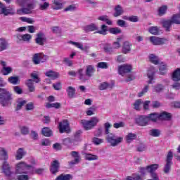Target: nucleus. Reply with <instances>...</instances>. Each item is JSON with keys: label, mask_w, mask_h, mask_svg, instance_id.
<instances>
[{"label": "nucleus", "mask_w": 180, "mask_h": 180, "mask_svg": "<svg viewBox=\"0 0 180 180\" xmlns=\"http://www.w3.org/2000/svg\"><path fill=\"white\" fill-rule=\"evenodd\" d=\"M80 123L84 130H92V128L99 123V118L98 117H93L90 120H82Z\"/></svg>", "instance_id": "39448f33"}, {"label": "nucleus", "mask_w": 180, "mask_h": 180, "mask_svg": "<svg viewBox=\"0 0 180 180\" xmlns=\"http://www.w3.org/2000/svg\"><path fill=\"white\" fill-rule=\"evenodd\" d=\"M133 70L131 65L124 64L118 67L119 75L122 77Z\"/></svg>", "instance_id": "dca6fc26"}, {"label": "nucleus", "mask_w": 180, "mask_h": 180, "mask_svg": "<svg viewBox=\"0 0 180 180\" xmlns=\"http://www.w3.org/2000/svg\"><path fill=\"white\" fill-rule=\"evenodd\" d=\"M51 8L55 11H59L64 8L63 0H53L52 1Z\"/></svg>", "instance_id": "aec40b11"}, {"label": "nucleus", "mask_w": 180, "mask_h": 180, "mask_svg": "<svg viewBox=\"0 0 180 180\" xmlns=\"http://www.w3.org/2000/svg\"><path fill=\"white\" fill-rule=\"evenodd\" d=\"M108 32L111 33V34H120V33H122V30L119 27H112L110 28Z\"/></svg>", "instance_id": "8fccbe9b"}, {"label": "nucleus", "mask_w": 180, "mask_h": 180, "mask_svg": "<svg viewBox=\"0 0 180 180\" xmlns=\"http://www.w3.org/2000/svg\"><path fill=\"white\" fill-rule=\"evenodd\" d=\"M123 8L120 5H117L115 8V13H114V16L115 18H117V16H120L123 13Z\"/></svg>", "instance_id": "e433bc0d"}, {"label": "nucleus", "mask_w": 180, "mask_h": 180, "mask_svg": "<svg viewBox=\"0 0 180 180\" xmlns=\"http://www.w3.org/2000/svg\"><path fill=\"white\" fill-rule=\"evenodd\" d=\"M55 180H71L70 174H60Z\"/></svg>", "instance_id": "3c124183"}, {"label": "nucleus", "mask_w": 180, "mask_h": 180, "mask_svg": "<svg viewBox=\"0 0 180 180\" xmlns=\"http://www.w3.org/2000/svg\"><path fill=\"white\" fill-rule=\"evenodd\" d=\"M81 139H79V136H75V139H72L70 138H66L63 140V144L65 146H71L72 144H76V141H80Z\"/></svg>", "instance_id": "5701e85b"}, {"label": "nucleus", "mask_w": 180, "mask_h": 180, "mask_svg": "<svg viewBox=\"0 0 180 180\" xmlns=\"http://www.w3.org/2000/svg\"><path fill=\"white\" fill-rule=\"evenodd\" d=\"M95 72V69L92 65H88L86 69V74L84 75V70L80 69L78 71L79 79L82 81H86L88 78H91V76Z\"/></svg>", "instance_id": "6e6552de"}, {"label": "nucleus", "mask_w": 180, "mask_h": 180, "mask_svg": "<svg viewBox=\"0 0 180 180\" xmlns=\"http://www.w3.org/2000/svg\"><path fill=\"white\" fill-rule=\"evenodd\" d=\"M18 180H29V176L27 174H21L18 176Z\"/></svg>", "instance_id": "774afa93"}, {"label": "nucleus", "mask_w": 180, "mask_h": 180, "mask_svg": "<svg viewBox=\"0 0 180 180\" xmlns=\"http://www.w3.org/2000/svg\"><path fill=\"white\" fill-rule=\"evenodd\" d=\"M110 86V84H109V83L103 82L99 85L98 89H100V91H105V89H108V88H109Z\"/></svg>", "instance_id": "5fc2aeb1"}, {"label": "nucleus", "mask_w": 180, "mask_h": 180, "mask_svg": "<svg viewBox=\"0 0 180 180\" xmlns=\"http://www.w3.org/2000/svg\"><path fill=\"white\" fill-rule=\"evenodd\" d=\"M150 122V118L148 116H141L136 118V123L139 126H147Z\"/></svg>", "instance_id": "6ab92c4d"}, {"label": "nucleus", "mask_w": 180, "mask_h": 180, "mask_svg": "<svg viewBox=\"0 0 180 180\" xmlns=\"http://www.w3.org/2000/svg\"><path fill=\"white\" fill-rule=\"evenodd\" d=\"M45 75L46 77H49L51 79H56L58 78V77H60V74L58 72H54L52 70H49V71L46 72L45 73Z\"/></svg>", "instance_id": "2f4dec72"}, {"label": "nucleus", "mask_w": 180, "mask_h": 180, "mask_svg": "<svg viewBox=\"0 0 180 180\" xmlns=\"http://www.w3.org/2000/svg\"><path fill=\"white\" fill-rule=\"evenodd\" d=\"M30 92H34L35 87H34V81L33 79H28L25 82Z\"/></svg>", "instance_id": "473e14b6"}, {"label": "nucleus", "mask_w": 180, "mask_h": 180, "mask_svg": "<svg viewBox=\"0 0 180 180\" xmlns=\"http://www.w3.org/2000/svg\"><path fill=\"white\" fill-rule=\"evenodd\" d=\"M59 167H60V163H58V161L54 160L53 162H52L51 165V172L52 174H57Z\"/></svg>", "instance_id": "c85d7f7f"}, {"label": "nucleus", "mask_w": 180, "mask_h": 180, "mask_svg": "<svg viewBox=\"0 0 180 180\" xmlns=\"http://www.w3.org/2000/svg\"><path fill=\"white\" fill-rule=\"evenodd\" d=\"M35 41L37 44H39V46H43L46 41V35H44L43 32L37 33Z\"/></svg>", "instance_id": "4be33fe9"}, {"label": "nucleus", "mask_w": 180, "mask_h": 180, "mask_svg": "<svg viewBox=\"0 0 180 180\" xmlns=\"http://www.w3.org/2000/svg\"><path fill=\"white\" fill-rule=\"evenodd\" d=\"M137 139V135L136 134L133 133H129L126 136H125V140L127 143H131L133 140H136Z\"/></svg>", "instance_id": "f704fd0d"}, {"label": "nucleus", "mask_w": 180, "mask_h": 180, "mask_svg": "<svg viewBox=\"0 0 180 180\" xmlns=\"http://www.w3.org/2000/svg\"><path fill=\"white\" fill-rule=\"evenodd\" d=\"M131 44L129 41H124L122 45V53L124 54H129L131 51Z\"/></svg>", "instance_id": "a878e982"}, {"label": "nucleus", "mask_w": 180, "mask_h": 180, "mask_svg": "<svg viewBox=\"0 0 180 180\" xmlns=\"http://www.w3.org/2000/svg\"><path fill=\"white\" fill-rule=\"evenodd\" d=\"M12 101V95L6 89L0 88V105L8 106Z\"/></svg>", "instance_id": "20e7f679"}, {"label": "nucleus", "mask_w": 180, "mask_h": 180, "mask_svg": "<svg viewBox=\"0 0 180 180\" xmlns=\"http://www.w3.org/2000/svg\"><path fill=\"white\" fill-rule=\"evenodd\" d=\"M41 133L45 136V137H50V136L53 134V131H51L49 127H44L42 129Z\"/></svg>", "instance_id": "79ce46f5"}, {"label": "nucleus", "mask_w": 180, "mask_h": 180, "mask_svg": "<svg viewBox=\"0 0 180 180\" xmlns=\"http://www.w3.org/2000/svg\"><path fill=\"white\" fill-rule=\"evenodd\" d=\"M30 77L32 79H34V82H36V84H39L40 82V78H39V72H33L30 74Z\"/></svg>", "instance_id": "c03bdc74"}, {"label": "nucleus", "mask_w": 180, "mask_h": 180, "mask_svg": "<svg viewBox=\"0 0 180 180\" xmlns=\"http://www.w3.org/2000/svg\"><path fill=\"white\" fill-rule=\"evenodd\" d=\"M106 140L108 143H110L112 147H116V146L120 144V143L123 142V136H117L116 137L115 134H110L108 135Z\"/></svg>", "instance_id": "1a4fd4ad"}, {"label": "nucleus", "mask_w": 180, "mask_h": 180, "mask_svg": "<svg viewBox=\"0 0 180 180\" xmlns=\"http://www.w3.org/2000/svg\"><path fill=\"white\" fill-rule=\"evenodd\" d=\"M97 67L98 68L106 70L107 68H109V65L106 62H100L97 64Z\"/></svg>", "instance_id": "6e6d98bb"}, {"label": "nucleus", "mask_w": 180, "mask_h": 180, "mask_svg": "<svg viewBox=\"0 0 180 180\" xmlns=\"http://www.w3.org/2000/svg\"><path fill=\"white\" fill-rule=\"evenodd\" d=\"M9 47V43L5 38H0V52L5 50H8Z\"/></svg>", "instance_id": "393cba45"}, {"label": "nucleus", "mask_w": 180, "mask_h": 180, "mask_svg": "<svg viewBox=\"0 0 180 180\" xmlns=\"http://www.w3.org/2000/svg\"><path fill=\"white\" fill-rule=\"evenodd\" d=\"M154 74H155V68L154 67L149 68L147 73L149 79L148 84H154Z\"/></svg>", "instance_id": "412c9836"}, {"label": "nucleus", "mask_w": 180, "mask_h": 180, "mask_svg": "<svg viewBox=\"0 0 180 180\" xmlns=\"http://www.w3.org/2000/svg\"><path fill=\"white\" fill-rule=\"evenodd\" d=\"M66 91L69 98H74L75 96V89L74 87L68 86Z\"/></svg>", "instance_id": "a19ab883"}, {"label": "nucleus", "mask_w": 180, "mask_h": 180, "mask_svg": "<svg viewBox=\"0 0 180 180\" xmlns=\"http://www.w3.org/2000/svg\"><path fill=\"white\" fill-rule=\"evenodd\" d=\"M159 71L162 75L167 72V65L164 62H159Z\"/></svg>", "instance_id": "4c0bfd02"}, {"label": "nucleus", "mask_w": 180, "mask_h": 180, "mask_svg": "<svg viewBox=\"0 0 180 180\" xmlns=\"http://www.w3.org/2000/svg\"><path fill=\"white\" fill-rule=\"evenodd\" d=\"M0 64L2 67L1 72L3 75H9V74L13 71L11 67L6 65V62L5 60H1Z\"/></svg>", "instance_id": "f3484780"}, {"label": "nucleus", "mask_w": 180, "mask_h": 180, "mask_svg": "<svg viewBox=\"0 0 180 180\" xmlns=\"http://www.w3.org/2000/svg\"><path fill=\"white\" fill-rule=\"evenodd\" d=\"M58 128L59 129L60 133H68L70 131V123L68 120H63L59 122Z\"/></svg>", "instance_id": "2eb2a0df"}, {"label": "nucleus", "mask_w": 180, "mask_h": 180, "mask_svg": "<svg viewBox=\"0 0 180 180\" xmlns=\"http://www.w3.org/2000/svg\"><path fill=\"white\" fill-rule=\"evenodd\" d=\"M148 117L149 119V122H157L158 119H160L158 113H152L149 115H148Z\"/></svg>", "instance_id": "a18cd8bd"}, {"label": "nucleus", "mask_w": 180, "mask_h": 180, "mask_svg": "<svg viewBox=\"0 0 180 180\" xmlns=\"http://www.w3.org/2000/svg\"><path fill=\"white\" fill-rule=\"evenodd\" d=\"M30 172H33V166L25 162L20 161L15 165V174H30Z\"/></svg>", "instance_id": "f03ea898"}, {"label": "nucleus", "mask_w": 180, "mask_h": 180, "mask_svg": "<svg viewBox=\"0 0 180 180\" xmlns=\"http://www.w3.org/2000/svg\"><path fill=\"white\" fill-rule=\"evenodd\" d=\"M8 81L10 84H13V85H17V84H19V77H8Z\"/></svg>", "instance_id": "09e8293b"}, {"label": "nucleus", "mask_w": 180, "mask_h": 180, "mask_svg": "<svg viewBox=\"0 0 180 180\" xmlns=\"http://www.w3.org/2000/svg\"><path fill=\"white\" fill-rule=\"evenodd\" d=\"M17 4L22 7L17 10L18 15H27L32 13V10L34 9V4L27 3V0H17Z\"/></svg>", "instance_id": "f257e3e1"}, {"label": "nucleus", "mask_w": 180, "mask_h": 180, "mask_svg": "<svg viewBox=\"0 0 180 180\" xmlns=\"http://www.w3.org/2000/svg\"><path fill=\"white\" fill-rule=\"evenodd\" d=\"M72 157L75 158L74 160L71 161L69 162L70 165H74L75 164H78L81 160V156L79 155V153L77 151H72L71 153Z\"/></svg>", "instance_id": "b1692460"}, {"label": "nucleus", "mask_w": 180, "mask_h": 180, "mask_svg": "<svg viewBox=\"0 0 180 180\" xmlns=\"http://www.w3.org/2000/svg\"><path fill=\"white\" fill-rule=\"evenodd\" d=\"M20 20H21L22 22H25L26 23H30V24H33L34 23V20L31 18H27V17H20Z\"/></svg>", "instance_id": "864d4df0"}, {"label": "nucleus", "mask_w": 180, "mask_h": 180, "mask_svg": "<svg viewBox=\"0 0 180 180\" xmlns=\"http://www.w3.org/2000/svg\"><path fill=\"white\" fill-rule=\"evenodd\" d=\"M20 130L21 131V134H29V128L25 126L20 127Z\"/></svg>", "instance_id": "e2e57ef3"}, {"label": "nucleus", "mask_w": 180, "mask_h": 180, "mask_svg": "<svg viewBox=\"0 0 180 180\" xmlns=\"http://www.w3.org/2000/svg\"><path fill=\"white\" fill-rule=\"evenodd\" d=\"M172 79L175 82L180 81V68H177L173 72L172 75Z\"/></svg>", "instance_id": "7c9ffc66"}, {"label": "nucleus", "mask_w": 180, "mask_h": 180, "mask_svg": "<svg viewBox=\"0 0 180 180\" xmlns=\"http://www.w3.org/2000/svg\"><path fill=\"white\" fill-rule=\"evenodd\" d=\"M25 155H26V151H25L23 148H20L15 153V160L19 161L22 160Z\"/></svg>", "instance_id": "bb28decb"}, {"label": "nucleus", "mask_w": 180, "mask_h": 180, "mask_svg": "<svg viewBox=\"0 0 180 180\" xmlns=\"http://www.w3.org/2000/svg\"><path fill=\"white\" fill-rule=\"evenodd\" d=\"M0 158L4 160H8V158H9V156L8 155V152H6V150L4 148H0Z\"/></svg>", "instance_id": "58836bf2"}, {"label": "nucleus", "mask_w": 180, "mask_h": 180, "mask_svg": "<svg viewBox=\"0 0 180 180\" xmlns=\"http://www.w3.org/2000/svg\"><path fill=\"white\" fill-rule=\"evenodd\" d=\"M141 105V100L139 99L136 101L134 103V108L136 110H140V105Z\"/></svg>", "instance_id": "69168bd1"}, {"label": "nucleus", "mask_w": 180, "mask_h": 180, "mask_svg": "<svg viewBox=\"0 0 180 180\" xmlns=\"http://www.w3.org/2000/svg\"><path fill=\"white\" fill-rule=\"evenodd\" d=\"M69 43L70 44H72L73 46H75V47H77V49H79L82 51H88V50H89V46H84V45L81 43L75 42V41H70Z\"/></svg>", "instance_id": "cd10ccee"}, {"label": "nucleus", "mask_w": 180, "mask_h": 180, "mask_svg": "<svg viewBox=\"0 0 180 180\" xmlns=\"http://www.w3.org/2000/svg\"><path fill=\"white\" fill-rule=\"evenodd\" d=\"M149 40L154 46H162V44H167V41H168V39L165 38H160L155 36L150 37Z\"/></svg>", "instance_id": "4468645a"}, {"label": "nucleus", "mask_w": 180, "mask_h": 180, "mask_svg": "<svg viewBox=\"0 0 180 180\" xmlns=\"http://www.w3.org/2000/svg\"><path fill=\"white\" fill-rule=\"evenodd\" d=\"M172 158H174V153L170 150L167 155L166 164L165 165L163 169L165 174H169V171H171V165H172Z\"/></svg>", "instance_id": "9d476101"}, {"label": "nucleus", "mask_w": 180, "mask_h": 180, "mask_svg": "<svg viewBox=\"0 0 180 180\" xmlns=\"http://www.w3.org/2000/svg\"><path fill=\"white\" fill-rule=\"evenodd\" d=\"M85 159L88 161H94L98 160V157L96 155H92L91 153H86L85 154Z\"/></svg>", "instance_id": "37998d69"}, {"label": "nucleus", "mask_w": 180, "mask_h": 180, "mask_svg": "<svg viewBox=\"0 0 180 180\" xmlns=\"http://www.w3.org/2000/svg\"><path fill=\"white\" fill-rule=\"evenodd\" d=\"M60 106L61 105L58 103L46 104V108H55L56 109H60Z\"/></svg>", "instance_id": "13d9d810"}, {"label": "nucleus", "mask_w": 180, "mask_h": 180, "mask_svg": "<svg viewBox=\"0 0 180 180\" xmlns=\"http://www.w3.org/2000/svg\"><path fill=\"white\" fill-rule=\"evenodd\" d=\"M112 127V124L109 122H105L104 124V129H105V134H109V129Z\"/></svg>", "instance_id": "0e129e2a"}, {"label": "nucleus", "mask_w": 180, "mask_h": 180, "mask_svg": "<svg viewBox=\"0 0 180 180\" xmlns=\"http://www.w3.org/2000/svg\"><path fill=\"white\" fill-rule=\"evenodd\" d=\"M51 144V142L50 141V140L45 139H42L41 141V146H44L45 147H49V146H50Z\"/></svg>", "instance_id": "680f3d73"}, {"label": "nucleus", "mask_w": 180, "mask_h": 180, "mask_svg": "<svg viewBox=\"0 0 180 180\" xmlns=\"http://www.w3.org/2000/svg\"><path fill=\"white\" fill-rule=\"evenodd\" d=\"M33 172H30L31 175H33V174H41L43 172H44V169H36L34 167L32 166Z\"/></svg>", "instance_id": "4d7b16f0"}, {"label": "nucleus", "mask_w": 180, "mask_h": 180, "mask_svg": "<svg viewBox=\"0 0 180 180\" xmlns=\"http://www.w3.org/2000/svg\"><path fill=\"white\" fill-rule=\"evenodd\" d=\"M26 103H27L26 101L22 98H19L18 101L16 110H20V109H22V106H23L24 105H26Z\"/></svg>", "instance_id": "49530a36"}, {"label": "nucleus", "mask_w": 180, "mask_h": 180, "mask_svg": "<svg viewBox=\"0 0 180 180\" xmlns=\"http://www.w3.org/2000/svg\"><path fill=\"white\" fill-rule=\"evenodd\" d=\"M160 120H171V113L167 112H162L158 114Z\"/></svg>", "instance_id": "c756f323"}, {"label": "nucleus", "mask_w": 180, "mask_h": 180, "mask_svg": "<svg viewBox=\"0 0 180 180\" xmlns=\"http://www.w3.org/2000/svg\"><path fill=\"white\" fill-rule=\"evenodd\" d=\"M49 59V56L43 54L42 53H35L33 56L32 61L34 64H40L41 63H46Z\"/></svg>", "instance_id": "9b49d317"}, {"label": "nucleus", "mask_w": 180, "mask_h": 180, "mask_svg": "<svg viewBox=\"0 0 180 180\" xmlns=\"http://www.w3.org/2000/svg\"><path fill=\"white\" fill-rule=\"evenodd\" d=\"M167 9H168V7H167V6H162L158 9V15H160V16H162V15H165V13H167Z\"/></svg>", "instance_id": "603ef678"}, {"label": "nucleus", "mask_w": 180, "mask_h": 180, "mask_svg": "<svg viewBox=\"0 0 180 180\" xmlns=\"http://www.w3.org/2000/svg\"><path fill=\"white\" fill-rule=\"evenodd\" d=\"M150 134L153 137H158V136H160V130L158 129H152L150 131Z\"/></svg>", "instance_id": "052dcab7"}, {"label": "nucleus", "mask_w": 180, "mask_h": 180, "mask_svg": "<svg viewBox=\"0 0 180 180\" xmlns=\"http://www.w3.org/2000/svg\"><path fill=\"white\" fill-rule=\"evenodd\" d=\"M148 32H149V33H150V34L157 36L158 34H160V28L157 26L150 27L148 29Z\"/></svg>", "instance_id": "72a5a7b5"}, {"label": "nucleus", "mask_w": 180, "mask_h": 180, "mask_svg": "<svg viewBox=\"0 0 180 180\" xmlns=\"http://www.w3.org/2000/svg\"><path fill=\"white\" fill-rule=\"evenodd\" d=\"M16 39L18 42L25 41L26 43H29L30 40H32V35L30 34H18L16 35Z\"/></svg>", "instance_id": "a211bd4d"}, {"label": "nucleus", "mask_w": 180, "mask_h": 180, "mask_svg": "<svg viewBox=\"0 0 180 180\" xmlns=\"http://www.w3.org/2000/svg\"><path fill=\"white\" fill-rule=\"evenodd\" d=\"M15 10L12 7H6L5 4L0 1V15H4V16H8V15H14Z\"/></svg>", "instance_id": "ddd939ff"}, {"label": "nucleus", "mask_w": 180, "mask_h": 180, "mask_svg": "<svg viewBox=\"0 0 180 180\" xmlns=\"http://www.w3.org/2000/svg\"><path fill=\"white\" fill-rule=\"evenodd\" d=\"M50 6V4L47 2H44V4H39V9L41 11H46Z\"/></svg>", "instance_id": "bf43d9fd"}, {"label": "nucleus", "mask_w": 180, "mask_h": 180, "mask_svg": "<svg viewBox=\"0 0 180 180\" xmlns=\"http://www.w3.org/2000/svg\"><path fill=\"white\" fill-rule=\"evenodd\" d=\"M149 60L150 63L157 65V64H160V59L155 54L149 55Z\"/></svg>", "instance_id": "ea45409f"}, {"label": "nucleus", "mask_w": 180, "mask_h": 180, "mask_svg": "<svg viewBox=\"0 0 180 180\" xmlns=\"http://www.w3.org/2000/svg\"><path fill=\"white\" fill-rule=\"evenodd\" d=\"M98 25L94 23L84 27V31L86 32H95V30H97L96 33H98V34H102L103 36H106V34H108V26L105 25H102L100 30H98Z\"/></svg>", "instance_id": "7ed1b4c3"}, {"label": "nucleus", "mask_w": 180, "mask_h": 180, "mask_svg": "<svg viewBox=\"0 0 180 180\" xmlns=\"http://www.w3.org/2000/svg\"><path fill=\"white\" fill-rule=\"evenodd\" d=\"M26 103H27L26 101L22 98H19L18 101L16 110H20V109H22V106H23L24 105H26Z\"/></svg>", "instance_id": "de8ad7c7"}, {"label": "nucleus", "mask_w": 180, "mask_h": 180, "mask_svg": "<svg viewBox=\"0 0 180 180\" xmlns=\"http://www.w3.org/2000/svg\"><path fill=\"white\" fill-rule=\"evenodd\" d=\"M160 168V165L158 164H153L148 165L146 167H141L140 169V172L142 175H146V174H150V176L153 175H157L155 172Z\"/></svg>", "instance_id": "0eeeda50"}, {"label": "nucleus", "mask_w": 180, "mask_h": 180, "mask_svg": "<svg viewBox=\"0 0 180 180\" xmlns=\"http://www.w3.org/2000/svg\"><path fill=\"white\" fill-rule=\"evenodd\" d=\"M173 23L176 25H180V14H175L171 18L170 20H163L162 22L163 27H165L166 32H169V29L171 26H172Z\"/></svg>", "instance_id": "423d86ee"}, {"label": "nucleus", "mask_w": 180, "mask_h": 180, "mask_svg": "<svg viewBox=\"0 0 180 180\" xmlns=\"http://www.w3.org/2000/svg\"><path fill=\"white\" fill-rule=\"evenodd\" d=\"M103 49L105 53H108V54L113 53V47H112V45L110 44H104L103 45Z\"/></svg>", "instance_id": "c9c22d12"}, {"label": "nucleus", "mask_w": 180, "mask_h": 180, "mask_svg": "<svg viewBox=\"0 0 180 180\" xmlns=\"http://www.w3.org/2000/svg\"><path fill=\"white\" fill-rule=\"evenodd\" d=\"M121 46L122 45L120 44V39H117V41H115L112 44L113 49H120Z\"/></svg>", "instance_id": "338daca9"}, {"label": "nucleus", "mask_w": 180, "mask_h": 180, "mask_svg": "<svg viewBox=\"0 0 180 180\" xmlns=\"http://www.w3.org/2000/svg\"><path fill=\"white\" fill-rule=\"evenodd\" d=\"M1 172L2 174L5 175L7 178L12 176V167H11V165L7 161H4L1 165Z\"/></svg>", "instance_id": "f8f14e48"}]
</instances>
